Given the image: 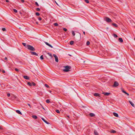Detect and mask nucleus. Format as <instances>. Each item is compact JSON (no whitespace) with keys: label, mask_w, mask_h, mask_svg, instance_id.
I'll return each instance as SVG.
<instances>
[{"label":"nucleus","mask_w":135,"mask_h":135,"mask_svg":"<svg viewBox=\"0 0 135 135\" xmlns=\"http://www.w3.org/2000/svg\"><path fill=\"white\" fill-rule=\"evenodd\" d=\"M56 112L57 113H59L60 112L59 110L57 109L56 110Z\"/></svg>","instance_id":"c9c22d12"},{"label":"nucleus","mask_w":135,"mask_h":135,"mask_svg":"<svg viewBox=\"0 0 135 135\" xmlns=\"http://www.w3.org/2000/svg\"><path fill=\"white\" fill-rule=\"evenodd\" d=\"M21 2L22 3H24V0H21Z\"/></svg>","instance_id":"a18cd8bd"},{"label":"nucleus","mask_w":135,"mask_h":135,"mask_svg":"<svg viewBox=\"0 0 135 135\" xmlns=\"http://www.w3.org/2000/svg\"><path fill=\"white\" fill-rule=\"evenodd\" d=\"M74 42L73 41H71L70 42V44L71 45H72L73 44Z\"/></svg>","instance_id":"4be33fe9"},{"label":"nucleus","mask_w":135,"mask_h":135,"mask_svg":"<svg viewBox=\"0 0 135 135\" xmlns=\"http://www.w3.org/2000/svg\"><path fill=\"white\" fill-rule=\"evenodd\" d=\"M32 85L33 86H35L36 85V84L35 83L33 82H32Z\"/></svg>","instance_id":"e433bc0d"},{"label":"nucleus","mask_w":135,"mask_h":135,"mask_svg":"<svg viewBox=\"0 0 135 135\" xmlns=\"http://www.w3.org/2000/svg\"><path fill=\"white\" fill-rule=\"evenodd\" d=\"M36 15L37 16H38L40 15V14L38 12H36Z\"/></svg>","instance_id":"4c0bfd02"},{"label":"nucleus","mask_w":135,"mask_h":135,"mask_svg":"<svg viewBox=\"0 0 135 135\" xmlns=\"http://www.w3.org/2000/svg\"><path fill=\"white\" fill-rule=\"evenodd\" d=\"M36 10L38 11H40V9L39 8H36Z\"/></svg>","instance_id":"58836bf2"},{"label":"nucleus","mask_w":135,"mask_h":135,"mask_svg":"<svg viewBox=\"0 0 135 135\" xmlns=\"http://www.w3.org/2000/svg\"><path fill=\"white\" fill-rule=\"evenodd\" d=\"M118 41L120 42H123V40L121 38H119Z\"/></svg>","instance_id":"2eb2a0df"},{"label":"nucleus","mask_w":135,"mask_h":135,"mask_svg":"<svg viewBox=\"0 0 135 135\" xmlns=\"http://www.w3.org/2000/svg\"><path fill=\"white\" fill-rule=\"evenodd\" d=\"M119 85L118 83L116 81L114 82L113 86L114 87H116L118 86Z\"/></svg>","instance_id":"20e7f679"},{"label":"nucleus","mask_w":135,"mask_h":135,"mask_svg":"<svg viewBox=\"0 0 135 135\" xmlns=\"http://www.w3.org/2000/svg\"><path fill=\"white\" fill-rule=\"evenodd\" d=\"M32 82L31 83L30 82H28L27 83V84L30 86H32Z\"/></svg>","instance_id":"6ab92c4d"},{"label":"nucleus","mask_w":135,"mask_h":135,"mask_svg":"<svg viewBox=\"0 0 135 135\" xmlns=\"http://www.w3.org/2000/svg\"><path fill=\"white\" fill-rule=\"evenodd\" d=\"M27 105L30 107V108H31V106L29 104V103L27 104Z\"/></svg>","instance_id":"49530a36"},{"label":"nucleus","mask_w":135,"mask_h":135,"mask_svg":"<svg viewBox=\"0 0 135 135\" xmlns=\"http://www.w3.org/2000/svg\"><path fill=\"white\" fill-rule=\"evenodd\" d=\"M104 20L108 22H112V20L111 19L108 17H106L104 18Z\"/></svg>","instance_id":"7ed1b4c3"},{"label":"nucleus","mask_w":135,"mask_h":135,"mask_svg":"<svg viewBox=\"0 0 135 135\" xmlns=\"http://www.w3.org/2000/svg\"><path fill=\"white\" fill-rule=\"evenodd\" d=\"M10 95V94L9 93H8L7 94V96L8 97H9Z\"/></svg>","instance_id":"37998d69"},{"label":"nucleus","mask_w":135,"mask_h":135,"mask_svg":"<svg viewBox=\"0 0 135 135\" xmlns=\"http://www.w3.org/2000/svg\"><path fill=\"white\" fill-rule=\"evenodd\" d=\"M26 48H27L28 50L31 51H35V49L32 46L29 45H27L26 46Z\"/></svg>","instance_id":"f03ea898"},{"label":"nucleus","mask_w":135,"mask_h":135,"mask_svg":"<svg viewBox=\"0 0 135 135\" xmlns=\"http://www.w3.org/2000/svg\"><path fill=\"white\" fill-rule=\"evenodd\" d=\"M7 2H9V1L8 0H5Z\"/></svg>","instance_id":"de8ad7c7"},{"label":"nucleus","mask_w":135,"mask_h":135,"mask_svg":"<svg viewBox=\"0 0 135 135\" xmlns=\"http://www.w3.org/2000/svg\"><path fill=\"white\" fill-rule=\"evenodd\" d=\"M89 115H90V116H91V117H93L95 115V114L92 113H90L89 114Z\"/></svg>","instance_id":"f3484780"},{"label":"nucleus","mask_w":135,"mask_h":135,"mask_svg":"<svg viewBox=\"0 0 135 135\" xmlns=\"http://www.w3.org/2000/svg\"><path fill=\"white\" fill-rule=\"evenodd\" d=\"M23 77L25 79L27 80H29L30 79L29 77L27 76H24Z\"/></svg>","instance_id":"9b49d317"},{"label":"nucleus","mask_w":135,"mask_h":135,"mask_svg":"<svg viewBox=\"0 0 135 135\" xmlns=\"http://www.w3.org/2000/svg\"><path fill=\"white\" fill-rule=\"evenodd\" d=\"M90 44V42H89V41H87L86 42V44L87 45H89Z\"/></svg>","instance_id":"c756f323"},{"label":"nucleus","mask_w":135,"mask_h":135,"mask_svg":"<svg viewBox=\"0 0 135 135\" xmlns=\"http://www.w3.org/2000/svg\"><path fill=\"white\" fill-rule=\"evenodd\" d=\"M45 86L46 87V88H49V86L48 85H47V84H45Z\"/></svg>","instance_id":"c85d7f7f"},{"label":"nucleus","mask_w":135,"mask_h":135,"mask_svg":"<svg viewBox=\"0 0 135 135\" xmlns=\"http://www.w3.org/2000/svg\"><path fill=\"white\" fill-rule=\"evenodd\" d=\"M94 95L95 97H100V95L98 93H95L94 94Z\"/></svg>","instance_id":"9d476101"},{"label":"nucleus","mask_w":135,"mask_h":135,"mask_svg":"<svg viewBox=\"0 0 135 135\" xmlns=\"http://www.w3.org/2000/svg\"><path fill=\"white\" fill-rule=\"evenodd\" d=\"M116 132V131L114 130H112L111 132V133H115Z\"/></svg>","instance_id":"412c9836"},{"label":"nucleus","mask_w":135,"mask_h":135,"mask_svg":"<svg viewBox=\"0 0 135 135\" xmlns=\"http://www.w3.org/2000/svg\"><path fill=\"white\" fill-rule=\"evenodd\" d=\"M41 105V106L42 107V108L44 110H45V109H44V107H43Z\"/></svg>","instance_id":"09e8293b"},{"label":"nucleus","mask_w":135,"mask_h":135,"mask_svg":"<svg viewBox=\"0 0 135 135\" xmlns=\"http://www.w3.org/2000/svg\"><path fill=\"white\" fill-rule=\"evenodd\" d=\"M83 32V33H84V35H85V32L84 31V32Z\"/></svg>","instance_id":"5fc2aeb1"},{"label":"nucleus","mask_w":135,"mask_h":135,"mask_svg":"<svg viewBox=\"0 0 135 135\" xmlns=\"http://www.w3.org/2000/svg\"><path fill=\"white\" fill-rule=\"evenodd\" d=\"M22 44L23 45L25 46L26 48V44L25 43H22Z\"/></svg>","instance_id":"393cba45"},{"label":"nucleus","mask_w":135,"mask_h":135,"mask_svg":"<svg viewBox=\"0 0 135 135\" xmlns=\"http://www.w3.org/2000/svg\"><path fill=\"white\" fill-rule=\"evenodd\" d=\"M16 112L17 113L20 115H22V113L19 110H16Z\"/></svg>","instance_id":"ddd939ff"},{"label":"nucleus","mask_w":135,"mask_h":135,"mask_svg":"<svg viewBox=\"0 0 135 135\" xmlns=\"http://www.w3.org/2000/svg\"><path fill=\"white\" fill-rule=\"evenodd\" d=\"M41 119L44 122H45L47 124H49V123L45 119H44L43 118H42Z\"/></svg>","instance_id":"1a4fd4ad"},{"label":"nucleus","mask_w":135,"mask_h":135,"mask_svg":"<svg viewBox=\"0 0 135 135\" xmlns=\"http://www.w3.org/2000/svg\"><path fill=\"white\" fill-rule=\"evenodd\" d=\"M102 93L103 94H104L105 95L108 96V95H109L110 94V93H105V92H103Z\"/></svg>","instance_id":"6e6552de"},{"label":"nucleus","mask_w":135,"mask_h":135,"mask_svg":"<svg viewBox=\"0 0 135 135\" xmlns=\"http://www.w3.org/2000/svg\"><path fill=\"white\" fill-rule=\"evenodd\" d=\"M122 91L123 93H124L125 94H126V93L127 92L125 91H124V90H123L122 89Z\"/></svg>","instance_id":"473e14b6"},{"label":"nucleus","mask_w":135,"mask_h":135,"mask_svg":"<svg viewBox=\"0 0 135 135\" xmlns=\"http://www.w3.org/2000/svg\"><path fill=\"white\" fill-rule=\"evenodd\" d=\"M30 53H31V54L32 55H34L37 56H38V55L37 54L34 52H30Z\"/></svg>","instance_id":"423d86ee"},{"label":"nucleus","mask_w":135,"mask_h":135,"mask_svg":"<svg viewBox=\"0 0 135 135\" xmlns=\"http://www.w3.org/2000/svg\"><path fill=\"white\" fill-rule=\"evenodd\" d=\"M94 133L95 135H99L98 133L96 130L94 131Z\"/></svg>","instance_id":"dca6fc26"},{"label":"nucleus","mask_w":135,"mask_h":135,"mask_svg":"<svg viewBox=\"0 0 135 135\" xmlns=\"http://www.w3.org/2000/svg\"><path fill=\"white\" fill-rule=\"evenodd\" d=\"M48 54L49 56H50L52 58V54L50 53H48Z\"/></svg>","instance_id":"b1692460"},{"label":"nucleus","mask_w":135,"mask_h":135,"mask_svg":"<svg viewBox=\"0 0 135 135\" xmlns=\"http://www.w3.org/2000/svg\"><path fill=\"white\" fill-rule=\"evenodd\" d=\"M4 59L5 60H7V58L6 57Z\"/></svg>","instance_id":"3c124183"},{"label":"nucleus","mask_w":135,"mask_h":135,"mask_svg":"<svg viewBox=\"0 0 135 135\" xmlns=\"http://www.w3.org/2000/svg\"><path fill=\"white\" fill-rule=\"evenodd\" d=\"M112 25L114 27H117L118 26V25L115 23H113L112 24Z\"/></svg>","instance_id":"a211bd4d"},{"label":"nucleus","mask_w":135,"mask_h":135,"mask_svg":"<svg viewBox=\"0 0 135 135\" xmlns=\"http://www.w3.org/2000/svg\"><path fill=\"white\" fill-rule=\"evenodd\" d=\"M54 26H58V24L57 23H55L54 24Z\"/></svg>","instance_id":"a878e982"},{"label":"nucleus","mask_w":135,"mask_h":135,"mask_svg":"<svg viewBox=\"0 0 135 135\" xmlns=\"http://www.w3.org/2000/svg\"><path fill=\"white\" fill-rule=\"evenodd\" d=\"M63 30L64 31H66V32L67 31V30L66 28H63Z\"/></svg>","instance_id":"2f4dec72"},{"label":"nucleus","mask_w":135,"mask_h":135,"mask_svg":"<svg viewBox=\"0 0 135 135\" xmlns=\"http://www.w3.org/2000/svg\"><path fill=\"white\" fill-rule=\"evenodd\" d=\"M35 4L37 6H39V4H38V3L37 2H36L35 3Z\"/></svg>","instance_id":"72a5a7b5"},{"label":"nucleus","mask_w":135,"mask_h":135,"mask_svg":"<svg viewBox=\"0 0 135 135\" xmlns=\"http://www.w3.org/2000/svg\"><path fill=\"white\" fill-rule=\"evenodd\" d=\"M0 129H2L3 128H2L1 126H0Z\"/></svg>","instance_id":"603ef678"},{"label":"nucleus","mask_w":135,"mask_h":135,"mask_svg":"<svg viewBox=\"0 0 135 135\" xmlns=\"http://www.w3.org/2000/svg\"><path fill=\"white\" fill-rule=\"evenodd\" d=\"M40 58L41 60H43L44 59L43 56L42 55L40 57Z\"/></svg>","instance_id":"bb28decb"},{"label":"nucleus","mask_w":135,"mask_h":135,"mask_svg":"<svg viewBox=\"0 0 135 135\" xmlns=\"http://www.w3.org/2000/svg\"><path fill=\"white\" fill-rule=\"evenodd\" d=\"M85 62V61H84V62Z\"/></svg>","instance_id":"4d7b16f0"},{"label":"nucleus","mask_w":135,"mask_h":135,"mask_svg":"<svg viewBox=\"0 0 135 135\" xmlns=\"http://www.w3.org/2000/svg\"><path fill=\"white\" fill-rule=\"evenodd\" d=\"M46 102L47 103H49L50 102V101L49 99H47L46 100Z\"/></svg>","instance_id":"5701e85b"},{"label":"nucleus","mask_w":135,"mask_h":135,"mask_svg":"<svg viewBox=\"0 0 135 135\" xmlns=\"http://www.w3.org/2000/svg\"><path fill=\"white\" fill-rule=\"evenodd\" d=\"M41 18L40 17L38 18V20H39V21H40L41 20Z\"/></svg>","instance_id":"c03bdc74"},{"label":"nucleus","mask_w":135,"mask_h":135,"mask_svg":"<svg viewBox=\"0 0 135 135\" xmlns=\"http://www.w3.org/2000/svg\"><path fill=\"white\" fill-rule=\"evenodd\" d=\"M13 10L14 12L15 13H17V10L15 9H13Z\"/></svg>","instance_id":"cd10ccee"},{"label":"nucleus","mask_w":135,"mask_h":135,"mask_svg":"<svg viewBox=\"0 0 135 135\" xmlns=\"http://www.w3.org/2000/svg\"><path fill=\"white\" fill-rule=\"evenodd\" d=\"M72 35L74 36H75V32H74V31H72Z\"/></svg>","instance_id":"ea45409f"},{"label":"nucleus","mask_w":135,"mask_h":135,"mask_svg":"<svg viewBox=\"0 0 135 135\" xmlns=\"http://www.w3.org/2000/svg\"><path fill=\"white\" fill-rule=\"evenodd\" d=\"M32 117L35 119H36L37 118V116L35 115H33L32 116Z\"/></svg>","instance_id":"aec40b11"},{"label":"nucleus","mask_w":135,"mask_h":135,"mask_svg":"<svg viewBox=\"0 0 135 135\" xmlns=\"http://www.w3.org/2000/svg\"><path fill=\"white\" fill-rule=\"evenodd\" d=\"M126 94L128 96L129 95V94L127 93H126Z\"/></svg>","instance_id":"864d4df0"},{"label":"nucleus","mask_w":135,"mask_h":135,"mask_svg":"<svg viewBox=\"0 0 135 135\" xmlns=\"http://www.w3.org/2000/svg\"><path fill=\"white\" fill-rule=\"evenodd\" d=\"M45 43L46 45H47L49 47H50L51 48H53V46H52L50 44H49L47 42H45Z\"/></svg>","instance_id":"0eeeda50"},{"label":"nucleus","mask_w":135,"mask_h":135,"mask_svg":"<svg viewBox=\"0 0 135 135\" xmlns=\"http://www.w3.org/2000/svg\"><path fill=\"white\" fill-rule=\"evenodd\" d=\"M53 56L55 58V61L57 62H58L59 61V60L55 54H54Z\"/></svg>","instance_id":"39448f33"},{"label":"nucleus","mask_w":135,"mask_h":135,"mask_svg":"<svg viewBox=\"0 0 135 135\" xmlns=\"http://www.w3.org/2000/svg\"><path fill=\"white\" fill-rule=\"evenodd\" d=\"M51 91H50V93H51Z\"/></svg>","instance_id":"13d9d810"},{"label":"nucleus","mask_w":135,"mask_h":135,"mask_svg":"<svg viewBox=\"0 0 135 135\" xmlns=\"http://www.w3.org/2000/svg\"><path fill=\"white\" fill-rule=\"evenodd\" d=\"M2 72L3 73H5V71L4 70H3L2 71Z\"/></svg>","instance_id":"8fccbe9b"},{"label":"nucleus","mask_w":135,"mask_h":135,"mask_svg":"<svg viewBox=\"0 0 135 135\" xmlns=\"http://www.w3.org/2000/svg\"><path fill=\"white\" fill-rule=\"evenodd\" d=\"M113 115L115 117H118V115L117 113L114 112L113 113Z\"/></svg>","instance_id":"f8f14e48"},{"label":"nucleus","mask_w":135,"mask_h":135,"mask_svg":"<svg viewBox=\"0 0 135 135\" xmlns=\"http://www.w3.org/2000/svg\"><path fill=\"white\" fill-rule=\"evenodd\" d=\"M129 102L130 103V104L133 107H134V104H133V103L131 101L129 100Z\"/></svg>","instance_id":"4468645a"},{"label":"nucleus","mask_w":135,"mask_h":135,"mask_svg":"<svg viewBox=\"0 0 135 135\" xmlns=\"http://www.w3.org/2000/svg\"><path fill=\"white\" fill-rule=\"evenodd\" d=\"M114 36L115 37H118L117 35L115 34H113Z\"/></svg>","instance_id":"f704fd0d"},{"label":"nucleus","mask_w":135,"mask_h":135,"mask_svg":"<svg viewBox=\"0 0 135 135\" xmlns=\"http://www.w3.org/2000/svg\"><path fill=\"white\" fill-rule=\"evenodd\" d=\"M15 70L17 71H18L19 70L17 68H15Z\"/></svg>","instance_id":"79ce46f5"},{"label":"nucleus","mask_w":135,"mask_h":135,"mask_svg":"<svg viewBox=\"0 0 135 135\" xmlns=\"http://www.w3.org/2000/svg\"><path fill=\"white\" fill-rule=\"evenodd\" d=\"M55 2V3H56V4L57 5H58V4H57V3L56 2V1Z\"/></svg>","instance_id":"6e6d98bb"},{"label":"nucleus","mask_w":135,"mask_h":135,"mask_svg":"<svg viewBox=\"0 0 135 135\" xmlns=\"http://www.w3.org/2000/svg\"><path fill=\"white\" fill-rule=\"evenodd\" d=\"M2 31H5L6 30V29L5 28H2Z\"/></svg>","instance_id":"a19ab883"},{"label":"nucleus","mask_w":135,"mask_h":135,"mask_svg":"<svg viewBox=\"0 0 135 135\" xmlns=\"http://www.w3.org/2000/svg\"><path fill=\"white\" fill-rule=\"evenodd\" d=\"M65 69L63 70L65 72H68L70 71V69L71 68V67L67 65L64 66Z\"/></svg>","instance_id":"f257e3e1"},{"label":"nucleus","mask_w":135,"mask_h":135,"mask_svg":"<svg viewBox=\"0 0 135 135\" xmlns=\"http://www.w3.org/2000/svg\"><path fill=\"white\" fill-rule=\"evenodd\" d=\"M84 1L86 3H89V1L88 0H84Z\"/></svg>","instance_id":"7c9ffc66"}]
</instances>
